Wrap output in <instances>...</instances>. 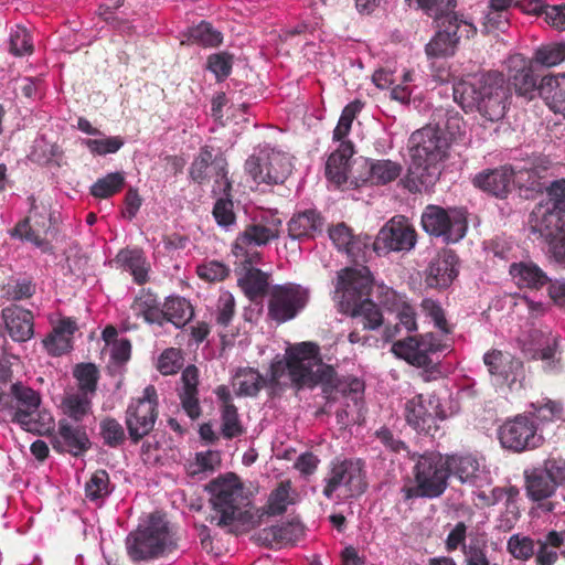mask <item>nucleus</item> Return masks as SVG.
<instances>
[{"instance_id":"obj_1","label":"nucleus","mask_w":565,"mask_h":565,"mask_svg":"<svg viewBox=\"0 0 565 565\" xmlns=\"http://www.w3.org/2000/svg\"><path fill=\"white\" fill-rule=\"evenodd\" d=\"M318 344L315 342H300L289 345L282 356L277 355L266 376L256 369L241 367L232 379V386L236 396H256L263 387L273 392L291 386L297 391L313 388L321 380H328L332 370L319 364Z\"/></svg>"},{"instance_id":"obj_2","label":"nucleus","mask_w":565,"mask_h":565,"mask_svg":"<svg viewBox=\"0 0 565 565\" xmlns=\"http://www.w3.org/2000/svg\"><path fill=\"white\" fill-rule=\"evenodd\" d=\"M454 100L466 111H477L491 122L499 121L510 105L511 88L497 71L469 74L454 84Z\"/></svg>"},{"instance_id":"obj_3","label":"nucleus","mask_w":565,"mask_h":565,"mask_svg":"<svg viewBox=\"0 0 565 565\" xmlns=\"http://www.w3.org/2000/svg\"><path fill=\"white\" fill-rule=\"evenodd\" d=\"M409 143L412 161L404 186L413 193L428 191L439 179V162L446 156L449 140L440 127L426 126L412 134Z\"/></svg>"},{"instance_id":"obj_4","label":"nucleus","mask_w":565,"mask_h":565,"mask_svg":"<svg viewBox=\"0 0 565 565\" xmlns=\"http://www.w3.org/2000/svg\"><path fill=\"white\" fill-rule=\"evenodd\" d=\"M371 288L372 276L365 266L345 268L338 274L333 299L361 330H376L383 324L380 308L369 298Z\"/></svg>"},{"instance_id":"obj_5","label":"nucleus","mask_w":565,"mask_h":565,"mask_svg":"<svg viewBox=\"0 0 565 565\" xmlns=\"http://www.w3.org/2000/svg\"><path fill=\"white\" fill-rule=\"evenodd\" d=\"M550 166L551 161L546 157L533 156L523 163L483 171L473 178V184L480 190L502 199L511 190L513 175L534 188Z\"/></svg>"},{"instance_id":"obj_6","label":"nucleus","mask_w":565,"mask_h":565,"mask_svg":"<svg viewBox=\"0 0 565 565\" xmlns=\"http://www.w3.org/2000/svg\"><path fill=\"white\" fill-rule=\"evenodd\" d=\"M413 475L414 483H406L401 489L405 501L439 498L448 487L447 458L434 451L418 455Z\"/></svg>"},{"instance_id":"obj_7","label":"nucleus","mask_w":565,"mask_h":565,"mask_svg":"<svg viewBox=\"0 0 565 565\" xmlns=\"http://www.w3.org/2000/svg\"><path fill=\"white\" fill-rule=\"evenodd\" d=\"M206 489L211 494L214 510L220 514L218 525H230L238 520L243 509L250 503L248 491L233 472L212 480Z\"/></svg>"},{"instance_id":"obj_8","label":"nucleus","mask_w":565,"mask_h":565,"mask_svg":"<svg viewBox=\"0 0 565 565\" xmlns=\"http://www.w3.org/2000/svg\"><path fill=\"white\" fill-rule=\"evenodd\" d=\"M173 546L167 522L156 515H151L146 525H140L126 539L127 553L134 562L158 557Z\"/></svg>"},{"instance_id":"obj_9","label":"nucleus","mask_w":565,"mask_h":565,"mask_svg":"<svg viewBox=\"0 0 565 565\" xmlns=\"http://www.w3.org/2000/svg\"><path fill=\"white\" fill-rule=\"evenodd\" d=\"M292 169V157L269 143L256 148L245 162V170L253 180L266 184H282Z\"/></svg>"},{"instance_id":"obj_10","label":"nucleus","mask_w":565,"mask_h":565,"mask_svg":"<svg viewBox=\"0 0 565 565\" xmlns=\"http://www.w3.org/2000/svg\"><path fill=\"white\" fill-rule=\"evenodd\" d=\"M322 494L328 500H342L362 494L366 489L362 463L355 459H333L323 478Z\"/></svg>"},{"instance_id":"obj_11","label":"nucleus","mask_w":565,"mask_h":565,"mask_svg":"<svg viewBox=\"0 0 565 565\" xmlns=\"http://www.w3.org/2000/svg\"><path fill=\"white\" fill-rule=\"evenodd\" d=\"M41 405V396L35 390L17 382L6 395L0 390V417L20 425L25 431H35L38 422L34 416Z\"/></svg>"},{"instance_id":"obj_12","label":"nucleus","mask_w":565,"mask_h":565,"mask_svg":"<svg viewBox=\"0 0 565 565\" xmlns=\"http://www.w3.org/2000/svg\"><path fill=\"white\" fill-rule=\"evenodd\" d=\"M281 220L274 215H260L253 218L236 237L233 253L242 263L258 264L260 254L255 247L266 246L279 237Z\"/></svg>"},{"instance_id":"obj_13","label":"nucleus","mask_w":565,"mask_h":565,"mask_svg":"<svg viewBox=\"0 0 565 565\" xmlns=\"http://www.w3.org/2000/svg\"><path fill=\"white\" fill-rule=\"evenodd\" d=\"M420 222L427 234L441 238L446 244L461 241L468 228L467 213L458 207L445 209L429 204L425 207Z\"/></svg>"},{"instance_id":"obj_14","label":"nucleus","mask_w":565,"mask_h":565,"mask_svg":"<svg viewBox=\"0 0 565 565\" xmlns=\"http://www.w3.org/2000/svg\"><path fill=\"white\" fill-rule=\"evenodd\" d=\"M522 353L526 359L540 362L546 374H558L563 370L561 338L550 330H533L522 345Z\"/></svg>"},{"instance_id":"obj_15","label":"nucleus","mask_w":565,"mask_h":565,"mask_svg":"<svg viewBox=\"0 0 565 565\" xmlns=\"http://www.w3.org/2000/svg\"><path fill=\"white\" fill-rule=\"evenodd\" d=\"M449 350V344L443 342L433 333L424 335L407 337L393 343L392 352L409 364L417 367H429L437 363L440 354Z\"/></svg>"},{"instance_id":"obj_16","label":"nucleus","mask_w":565,"mask_h":565,"mask_svg":"<svg viewBox=\"0 0 565 565\" xmlns=\"http://www.w3.org/2000/svg\"><path fill=\"white\" fill-rule=\"evenodd\" d=\"M404 416L409 426L419 434L435 436L438 422L447 417L440 398L435 394H418L404 404Z\"/></svg>"},{"instance_id":"obj_17","label":"nucleus","mask_w":565,"mask_h":565,"mask_svg":"<svg viewBox=\"0 0 565 565\" xmlns=\"http://www.w3.org/2000/svg\"><path fill=\"white\" fill-rule=\"evenodd\" d=\"M157 406L158 395L152 385H148L142 396L132 399L128 405L125 423L134 443H138L153 429L158 417Z\"/></svg>"},{"instance_id":"obj_18","label":"nucleus","mask_w":565,"mask_h":565,"mask_svg":"<svg viewBox=\"0 0 565 565\" xmlns=\"http://www.w3.org/2000/svg\"><path fill=\"white\" fill-rule=\"evenodd\" d=\"M498 437L503 448L514 452L537 448L544 440L539 424L526 414L505 420L498 430Z\"/></svg>"},{"instance_id":"obj_19","label":"nucleus","mask_w":565,"mask_h":565,"mask_svg":"<svg viewBox=\"0 0 565 565\" xmlns=\"http://www.w3.org/2000/svg\"><path fill=\"white\" fill-rule=\"evenodd\" d=\"M472 23L459 18L457 14L446 19L443 28L426 44L425 52L428 58H445L455 54L460 38L475 34Z\"/></svg>"},{"instance_id":"obj_20","label":"nucleus","mask_w":565,"mask_h":565,"mask_svg":"<svg viewBox=\"0 0 565 565\" xmlns=\"http://www.w3.org/2000/svg\"><path fill=\"white\" fill-rule=\"evenodd\" d=\"M416 245V231L405 216L392 217L379 232L373 250L380 254L409 252Z\"/></svg>"},{"instance_id":"obj_21","label":"nucleus","mask_w":565,"mask_h":565,"mask_svg":"<svg viewBox=\"0 0 565 565\" xmlns=\"http://www.w3.org/2000/svg\"><path fill=\"white\" fill-rule=\"evenodd\" d=\"M482 360L494 386H521L524 380V365L520 359L509 352L493 349L486 352Z\"/></svg>"},{"instance_id":"obj_22","label":"nucleus","mask_w":565,"mask_h":565,"mask_svg":"<svg viewBox=\"0 0 565 565\" xmlns=\"http://www.w3.org/2000/svg\"><path fill=\"white\" fill-rule=\"evenodd\" d=\"M308 299L309 291L300 285L278 286L271 292L268 315L278 323L289 321L306 307Z\"/></svg>"},{"instance_id":"obj_23","label":"nucleus","mask_w":565,"mask_h":565,"mask_svg":"<svg viewBox=\"0 0 565 565\" xmlns=\"http://www.w3.org/2000/svg\"><path fill=\"white\" fill-rule=\"evenodd\" d=\"M447 465L449 478H456L460 483L476 488L491 484V472L486 466L484 459L472 454L448 455Z\"/></svg>"},{"instance_id":"obj_24","label":"nucleus","mask_w":565,"mask_h":565,"mask_svg":"<svg viewBox=\"0 0 565 565\" xmlns=\"http://www.w3.org/2000/svg\"><path fill=\"white\" fill-rule=\"evenodd\" d=\"M380 299L381 302L387 307V309L395 313L396 323L393 328L386 327L384 334L387 340L394 338L396 334L404 330L406 333L417 330L416 310L409 302L406 295L397 292L396 290L380 286Z\"/></svg>"},{"instance_id":"obj_25","label":"nucleus","mask_w":565,"mask_h":565,"mask_svg":"<svg viewBox=\"0 0 565 565\" xmlns=\"http://www.w3.org/2000/svg\"><path fill=\"white\" fill-rule=\"evenodd\" d=\"M51 443L55 451L75 457L85 454L92 447L86 425L71 419L58 420L57 430Z\"/></svg>"},{"instance_id":"obj_26","label":"nucleus","mask_w":565,"mask_h":565,"mask_svg":"<svg viewBox=\"0 0 565 565\" xmlns=\"http://www.w3.org/2000/svg\"><path fill=\"white\" fill-rule=\"evenodd\" d=\"M362 169L359 177H353L351 184L354 188L364 184L385 185L396 180L402 173V166L390 159H362L359 163Z\"/></svg>"},{"instance_id":"obj_27","label":"nucleus","mask_w":565,"mask_h":565,"mask_svg":"<svg viewBox=\"0 0 565 565\" xmlns=\"http://www.w3.org/2000/svg\"><path fill=\"white\" fill-rule=\"evenodd\" d=\"M337 142V148L330 153L326 162V177L337 186L345 184L352 186L353 177H359L351 169V158L354 153L353 145L344 140Z\"/></svg>"},{"instance_id":"obj_28","label":"nucleus","mask_w":565,"mask_h":565,"mask_svg":"<svg viewBox=\"0 0 565 565\" xmlns=\"http://www.w3.org/2000/svg\"><path fill=\"white\" fill-rule=\"evenodd\" d=\"M533 214L540 217L535 223H543L544 228L565 222V179L555 180L546 186L545 204Z\"/></svg>"},{"instance_id":"obj_29","label":"nucleus","mask_w":565,"mask_h":565,"mask_svg":"<svg viewBox=\"0 0 565 565\" xmlns=\"http://www.w3.org/2000/svg\"><path fill=\"white\" fill-rule=\"evenodd\" d=\"M221 415V434L225 439H233L242 436L245 428L242 424L237 407L233 403L231 390L225 385L215 388Z\"/></svg>"},{"instance_id":"obj_30","label":"nucleus","mask_w":565,"mask_h":565,"mask_svg":"<svg viewBox=\"0 0 565 565\" xmlns=\"http://www.w3.org/2000/svg\"><path fill=\"white\" fill-rule=\"evenodd\" d=\"M1 318L6 330L14 342H26L34 335L33 313L19 306H8L2 309Z\"/></svg>"},{"instance_id":"obj_31","label":"nucleus","mask_w":565,"mask_h":565,"mask_svg":"<svg viewBox=\"0 0 565 565\" xmlns=\"http://www.w3.org/2000/svg\"><path fill=\"white\" fill-rule=\"evenodd\" d=\"M458 275V257L451 249H444L427 268L426 282L433 288L448 287Z\"/></svg>"},{"instance_id":"obj_32","label":"nucleus","mask_w":565,"mask_h":565,"mask_svg":"<svg viewBox=\"0 0 565 565\" xmlns=\"http://www.w3.org/2000/svg\"><path fill=\"white\" fill-rule=\"evenodd\" d=\"M511 64L520 66V70L510 75L509 78L516 95L524 97L526 100H532L536 95H540V85H537V79L534 76L533 65L526 64L520 55L512 57Z\"/></svg>"},{"instance_id":"obj_33","label":"nucleus","mask_w":565,"mask_h":565,"mask_svg":"<svg viewBox=\"0 0 565 565\" xmlns=\"http://www.w3.org/2000/svg\"><path fill=\"white\" fill-rule=\"evenodd\" d=\"M322 217L316 210H305L289 220L288 235L291 239L313 237L322 231Z\"/></svg>"},{"instance_id":"obj_34","label":"nucleus","mask_w":565,"mask_h":565,"mask_svg":"<svg viewBox=\"0 0 565 565\" xmlns=\"http://www.w3.org/2000/svg\"><path fill=\"white\" fill-rule=\"evenodd\" d=\"M509 274L520 288L540 289L550 281L547 275L533 262L513 263Z\"/></svg>"},{"instance_id":"obj_35","label":"nucleus","mask_w":565,"mask_h":565,"mask_svg":"<svg viewBox=\"0 0 565 565\" xmlns=\"http://www.w3.org/2000/svg\"><path fill=\"white\" fill-rule=\"evenodd\" d=\"M116 262L124 270L132 275L135 282L142 285L148 281L150 265L142 249H121L116 256Z\"/></svg>"},{"instance_id":"obj_36","label":"nucleus","mask_w":565,"mask_h":565,"mask_svg":"<svg viewBox=\"0 0 565 565\" xmlns=\"http://www.w3.org/2000/svg\"><path fill=\"white\" fill-rule=\"evenodd\" d=\"M131 311L136 317H141L149 324L163 326L164 315L161 312L160 301L153 292L142 289L135 297Z\"/></svg>"},{"instance_id":"obj_37","label":"nucleus","mask_w":565,"mask_h":565,"mask_svg":"<svg viewBox=\"0 0 565 565\" xmlns=\"http://www.w3.org/2000/svg\"><path fill=\"white\" fill-rule=\"evenodd\" d=\"M540 96L554 113L565 115V74L544 76L540 83Z\"/></svg>"},{"instance_id":"obj_38","label":"nucleus","mask_w":565,"mask_h":565,"mask_svg":"<svg viewBox=\"0 0 565 565\" xmlns=\"http://www.w3.org/2000/svg\"><path fill=\"white\" fill-rule=\"evenodd\" d=\"M531 227L533 233H539L547 242L550 256L556 263L565 264V222L552 228H544L543 223H535Z\"/></svg>"},{"instance_id":"obj_39","label":"nucleus","mask_w":565,"mask_h":565,"mask_svg":"<svg viewBox=\"0 0 565 565\" xmlns=\"http://www.w3.org/2000/svg\"><path fill=\"white\" fill-rule=\"evenodd\" d=\"M242 264L244 273L237 279L238 286L249 300L262 298L268 290L267 275L260 269L254 268L253 265Z\"/></svg>"},{"instance_id":"obj_40","label":"nucleus","mask_w":565,"mask_h":565,"mask_svg":"<svg viewBox=\"0 0 565 565\" xmlns=\"http://www.w3.org/2000/svg\"><path fill=\"white\" fill-rule=\"evenodd\" d=\"M298 493L292 488L290 480H284L270 492L265 512L268 515H280L285 513L289 505L297 502Z\"/></svg>"},{"instance_id":"obj_41","label":"nucleus","mask_w":565,"mask_h":565,"mask_svg":"<svg viewBox=\"0 0 565 565\" xmlns=\"http://www.w3.org/2000/svg\"><path fill=\"white\" fill-rule=\"evenodd\" d=\"M525 484L527 495L534 501L551 497L556 489L548 472L543 467L525 471Z\"/></svg>"},{"instance_id":"obj_42","label":"nucleus","mask_w":565,"mask_h":565,"mask_svg":"<svg viewBox=\"0 0 565 565\" xmlns=\"http://www.w3.org/2000/svg\"><path fill=\"white\" fill-rule=\"evenodd\" d=\"M161 312L164 315V322H171L177 328L185 326L194 315L192 305L182 297L167 298Z\"/></svg>"},{"instance_id":"obj_43","label":"nucleus","mask_w":565,"mask_h":565,"mask_svg":"<svg viewBox=\"0 0 565 565\" xmlns=\"http://www.w3.org/2000/svg\"><path fill=\"white\" fill-rule=\"evenodd\" d=\"M565 541V531H548L542 539L537 540L536 565H554L558 554L554 548H559Z\"/></svg>"},{"instance_id":"obj_44","label":"nucleus","mask_w":565,"mask_h":565,"mask_svg":"<svg viewBox=\"0 0 565 565\" xmlns=\"http://www.w3.org/2000/svg\"><path fill=\"white\" fill-rule=\"evenodd\" d=\"M62 408L65 417L76 423H83L84 418L92 413V397L85 393H70L63 402Z\"/></svg>"},{"instance_id":"obj_45","label":"nucleus","mask_w":565,"mask_h":565,"mask_svg":"<svg viewBox=\"0 0 565 565\" xmlns=\"http://www.w3.org/2000/svg\"><path fill=\"white\" fill-rule=\"evenodd\" d=\"M317 358H318L319 364L331 369L332 373H331L330 379L319 381L313 387L321 384L324 386L323 391L326 393L329 392V390L330 391L334 390L335 392H340L343 395H347L350 393L360 394L363 392L364 384L361 380H359L356 377H347V379L341 380L337 376V373L332 366L324 364L322 362L321 356H320V348L319 347H318Z\"/></svg>"},{"instance_id":"obj_46","label":"nucleus","mask_w":565,"mask_h":565,"mask_svg":"<svg viewBox=\"0 0 565 565\" xmlns=\"http://www.w3.org/2000/svg\"><path fill=\"white\" fill-rule=\"evenodd\" d=\"M109 475L106 470L95 471L85 484L86 498L95 503L96 507H102L105 499L113 492Z\"/></svg>"},{"instance_id":"obj_47","label":"nucleus","mask_w":565,"mask_h":565,"mask_svg":"<svg viewBox=\"0 0 565 565\" xmlns=\"http://www.w3.org/2000/svg\"><path fill=\"white\" fill-rule=\"evenodd\" d=\"M300 531L299 524L288 522L262 530L259 539L271 546L284 545L295 541Z\"/></svg>"},{"instance_id":"obj_48","label":"nucleus","mask_w":565,"mask_h":565,"mask_svg":"<svg viewBox=\"0 0 565 565\" xmlns=\"http://www.w3.org/2000/svg\"><path fill=\"white\" fill-rule=\"evenodd\" d=\"M565 61V42L550 43L537 47L532 58L531 65L542 67H554Z\"/></svg>"},{"instance_id":"obj_49","label":"nucleus","mask_w":565,"mask_h":565,"mask_svg":"<svg viewBox=\"0 0 565 565\" xmlns=\"http://www.w3.org/2000/svg\"><path fill=\"white\" fill-rule=\"evenodd\" d=\"M531 407L533 411L529 412L526 415H529L530 418H533L535 423L539 424V428L541 425L562 418L563 407L555 401L542 398L535 403H532Z\"/></svg>"},{"instance_id":"obj_50","label":"nucleus","mask_w":565,"mask_h":565,"mask_svg":"<svg viewBox=\"0 0 565 565\" xmlns=\"http://www.w3.org/2000/svg\"><path fill=\"white\" fill-rule=\"evenodd\" d=\"M9 234L12 238L31 243L42 253H53V246L51 243L47 239L40 237V235L32 228L28 217L20 221L12 230H10Z\"/></svg>"},{"instance_id":"obj_51","label":"nucleus","mask_w":565,"mask_h":565,"mask_svg":"<svg viewBox=\"0 0 565 565\" xmlns=\"http://www.w3.org/2000/svg\"><path fill=\"white\" fill-rule=\"evenodd\" d=\"M214 159L212 148L209 146L202 147L190 166L189 175L191 180L198 184H203L207 181V169L211 168L213 170Z\"/></svg>"},{"instance_id":"obj_52","label":"nucleus","mask_w":565,"mask_h":565,"mask_svg":"<svg viewBox=\"0 0 565 565\" xmlns=\"http://www.w3.org/2000/svg\"><path fill=\"white\" fill-rule=\"evenodd\" d=\"M227 162L224 157L216 156L213 162L214 184L212 193L216 198H231L232 183L228 180Z\"/></svg>"},{"instance_id":"obj_53","label":"nucleus","mask_w":565,"mask_h":565,"mask_svg":"<svg viewBox=\"0 0 565 565\" xmlns=\"http://www.w3.org/2000/svg\"><path fill=\"white\" fill-rule=\"evenodd\" d=\"M535 542L530 536L516 533L510 536L507 543L508 552L518 561H529L536 556Z\"/></svg>"},{"instance_id":"obj_54","label":"nucleus","mask_w":565,"mask_h":565,"mask_svg":"<svg viewBox=\"0 0 565 565\" xmlns=\"http://www.w3.org/2000/svg\"><path fill=\"white\" fill-rule=\"evenodd\" d=\"M74 376L78 381V391L76 393H85L93 397L98 381V370L92 363L78 364L74 370Z\"/></svg>"},{"instance_id":"obj_55","label":"nucleus","mask_w":565,"mask_h":565,"mask_svg":"<svg viewBox=\"0 0 565 565\" xmlns=\"http://www.w3.org/2000/svg\"><path fill=\"white\" fill-rule=\"evenodd\" d=\"M124 183L125 177L121 172H111L98 179L92 185L90 193L96 198L106 199L119 192Z\"/></svg>"},{"instance_id":"obj_56","label":"nucleus","mask_w":565,"mask_h":565,"mask_svg":"<svg viewBox=\"0 0 565 565\" xmlns=\"http://www.w3.org/2000/svg\"><path fill=\"white\" fill-rule=\"evenodd\" d=\"M99 435L104 444L116 448L126 440V433L122 425L115 418L107 417L99 423Z\"/></svg>"},{"instance_id":"obj_57","label":"nucleus","mask_w":565,"mask_h":565,"mask_svg":"<svg viewBox=\"0 0 565 565\" xmlns=\"http://www.w3.org/2000/svg\"><path fill=\"white\" fill-rule=\"evenodd\" d=\"M189 41L203 46H216L222 42V34L209 22L202 21L189 30Z\"/></svg>"},{"instance_id":"obj_58","label":"nucleus","mask_w":565,"mask_h":565,"mask_svg":"<svg viewBox=\"0 0 565 565\" xmlns=\"http://www.w3.org/2000/svg\"><path fill=\"white\" fill-rule=\"evenodd\" d=\"M212 214L216 224L225 231H231L236 223L234 204L231 198H217Z\"/></svg>"},{"instance_id":"obj_59","label":"nucleus","mask_w":565,"mask_h":565,"mask_svg":"<svg viewBox=\"0 0 565 565\" xmlns=\"http://www.w3.org/2000/svg\"><path fill=\"white\" fill-rule=\"evenodd\" d=\"M9 51L15 56H23L32 53L33 44L31 35L25 28L15 25L11 29L9 35Z\"/></svg>"},{"instance_id":"obj_60","label":"nucleus","mask_w":565,"mask_h":565,"mask_svg":"<svg viewBox=\"0 0 565 565\" xmlns=\"http://www.w3.org/2000/svg\"><path fill=\"white\" fill-rule=\"evenodd\" d=\"M408 6L413 2L417 3L418 8L424 10L426 14L435 19L446 17L450 18V13L456 8V0H405Z\"/></svg>"},{"instance_id":"obj_61","label":"nucleus","mask_w":565,"mask_h":565,"mask_svg":"<svg viewBox=\"0 0 565 565\" xmlns=\"http://www.w3.org/2000/svg\"><path fill=\"white\" fill-rule=\"evenodd\" d=\"M124 143V139L119 136L82 140V145L95 156L116 153Z\"/></svg>"},{"instance_id":"obj_62","label":"nucleus","mask_w":565,"mask_h":565,"mask_svg":"<svg viewBox=\"0 0 565 565\" xmlns=\"http://www.w3.org/2000/svg\"><path fill=\"white\" fill-rule=\"evenodd\" d=\"M362 106L363 105L361 102L354 100L344 107L338 121V125L333 130L334 141L343 140V138L349 134L353 119L355 118L356 114L362 109Z\"/></svg>"},{"instance_id":"obj_63","label":"nucleus","mask_w":565,"mask_h":565,"mask_svg":"<svg viewBox=\"0 0 565 565\" xmlns=\"http://www.w3.org/2000/svg\"><path fill=\"white\" fill-rule=\"evenodd\" d=\"M198 276L209 282L221 281L230 274V268L218 260H206L196 267Z\"/></svg>"},{"instance_id":"obj_64","label":"nucleus","mask_w":565,"mask_h":565,"mask_svg":"<svg viewBox=\"0 0 565 565\" xmlns=\"http://www.w3.org/2000/svg\"><path fill=\"white\" fill-rule=\"evenodd\" d=\"M462 565H499V563L488 555L486 546L479 544H469L463 550Z\"/></svg>"}]
</instances>
